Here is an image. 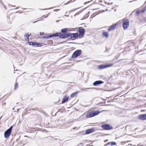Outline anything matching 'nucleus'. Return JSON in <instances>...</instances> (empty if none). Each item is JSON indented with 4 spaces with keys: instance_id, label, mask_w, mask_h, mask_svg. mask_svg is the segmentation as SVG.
Wrapping results in <instances>:
<instances>
[{
    "instance_id": "1",
    "label": "nucleus",
    "mask_w": 146,
    "mask_h": 146,
    "mask_svg": "<svg viewBox=\"0 0 146 146\" xmlns=\"http://www.w3.org/2000/svg\"><path fill=\"white\" fill-rule=\"evenodd\" d=\"M82 51L81 50H78L73 53L72 58H74L79 56L81 54Z\"/></svg>"
},
{
    "instance_id": "2",
    "label": "nucleus",
    "mask_w": 146,
    "mask_h": 146,
    "mask_svg": "<svg viewBox=\"0 0 146 146\" xmlns=\"http://www.w3.org/2000/svg\"><path fill=\"white\" fill-rule=\"evenodd\" d=\"M100 112L98 111H92L87 115L86 116L88 118H90L98 115Z\"/></svg>"
},
{
    "instance_id": "3",
    "label": "nucleus",
    "mask_w": 146,
    "mask_h": 146,
    "mask_svg": "<svg viewBox=\"0 0 146 146\" xmlns=\"http://www.w3.org/2000/svg\"><path fill=\"white\" fill-rule=\"evenodd\" d=\"M129 25V22L128 20H126L123 22V27L124 30H126Z\"/></svg>"
},
{
    "instance_id": "4",
    "label": "nucleus",
    "mask_w": 146,
    "mask_h": 146,
    "mask_svg": "<svg viewBox=\"0 0 146 146\" xmlns=\"http://www.w3.org/2000/svg\"><path fill=\"white\" fill-rule=\"evenodd\" d=\"M78 32H79V36L81 38L82 37L84 33V29L82 27L78 28Z\"/></svg>"
},
{
    "instance_id": "5",
    "label": "nucleus",
    "mask_w": 146,
    "mask_h": 146,
    "mask_svg": "<svg viewBox=\"0 0 146 146\" xmlns=\"http://www.w3.org/2000/svg\"><path fill=\"white\" fill-rule=\"evenodd\" d=\"M112 66V64H102L99 65L98 67V68L99 70H102L110 67Z\"/></svg>"
},
{
    "instance_id": "6",
    "label": "nucleus",
    "mask_w": 146,
    "mask_h": 146,
    "mask_svg": "<svg viewBox=\"0 0 146 146\" xmlns=\"http://www.w3.org/2000/svg\"><path fill=\"white\" fill-rule=\"evenodd\" d=\"M102 127L105 130H110L113 128L109 124H103L102 125Z\"/></svg>"
},
{
    "instance_id": "7",
    "label": "nucleus",
    "mask_w": 146,
    "mask_h": 146,
    "mask_svg": "<svg viewBox=\"0 0 146 146\" xmlns=\"http://www.w3.org/2000/svg\"><path fill=\"white\" fill-rule=\"evenodd\" d=\"M60 36V38H65L67 37H71L72 35L71 33H65L64 34H63L62 33V34Z\"/></svg>"
},
{
    "instance_id": "8",
    "label": "nucleus",
    "mask_w": 146,
    "mask_h": 146,
    "mask_svg": "<svg viewBox=\"0 0 146 146\" xmlns=\"http://www.w3.org/2000/svg\"><path fill=\"white\" fill-rule=\"evenodd\" d=\"M11 132L8 129L4 133L5 137L6 138H8L10 135Z\"/></svg>"
},
{
    "instance_id": "9",
    "label": "nucleus",
    "mask_w": 146,
    "mask_h": 146,
    "mask_svg": "<svg viewBox=\"0 0 146 146\" xmlns=\"http://www.w3.org/2000/svg\"><path fill=\"white\" fill-rule=\"evenodd\" d=\"M138 118L139 119L144 120H146V114H141L138 116Z\"/></svg>"
},
{
    "instance_id": "10",
    "label": "nucleus",
    "mask_w": 146,
    "mask_h": 146,
    "mask_svg": "<svg viewBox=\"0 0 146 146\" xmlns=\"http://www.w3.org/2000/svg\"><path fill=\"white\" fill-rule=\"evenodd\" d=\"M104 83V82L101 80L96 81L94 82L93 84L94 86H96Z\"/></svg>"
},
{
    "instance_id": "11",
    "label": "nucleus",
    "mask_w": 146,
    "mask_h": 146,
    "mask_svg": "<svg viewBox=\"0 0 146 146\" xmlns=\"http://www.w3.org/2000/svg\"><path fill=\"white\" fill-rule=\"evenodd\" d=\"M118 25L117 23L115 24H113L112 25L110 26L109 28L108 29V31H112L115 29V27Z\"/></svg>"
},
{
    "instance_id": "12",
    "label": "nucleus",
    "mask_w": 146,
    "mask_h": 146,
    "mask_svg": "<svg viewBox=\"0 0 146 146\" xmlns=\"http://www.w3.org/2000/svg\"><path fill=\"white\" fill-rule=\"evenodd\" d=\"M62 34V33H56L53 34H52L50 35L51 37H56V36H59L60 38V36H61V35Z\"/></svg>"
},
{
    "instance_id": "13",
    "label": "nucleus",
    "mask_w": 146,
    "mask_h": 146,
    "mask_svg": "<svg viewBox=\"0 0 146 146\" xmlns=\"http://www.w3.org/2000/svg\"><path fill=\"white\" fill-rule=\"evenodd\" d=\"M103 37H105L106 38H108L109 36V34L107 32L104 31L102 33Z\"/></svg>"
},
{
    "instance_id": "14",
    "label": "nucleus",
    "mask_w": 146,
    "mask_h": 146,
    "mask_svg": "<svg viewBox=\"0 0 146 146\" xmlns=\"http://www.w3.org/2000/svg\"><path fill=\"white\" fill-rule=\"evenodd\" d=\"M110 145L111 146H113L114 145H116V143L114 141L110 142H109L108 143L105 144L104 145V146H106L107 145Z\"/></svg>"
},
{
    "instance_id": "15",
    "label": "nucleus",
    "mask_w": 146,
    "mask_h": 146,
    "mask_svg": "<svg viewBox=\"0 0 146 146\" xmlns=\"http://www.w3.org/2000/svg\"><path fill=\"white\" fill-rule=\"evenodd\" d=\"M94 131V129H90L87 130L86 131V134H89Z\"/></svg>"
},
{
    "instance_id": "16",
    "label": "nucleus",
    "mask_w": 146,
    "mask_h": 146,
    "mask_svg": "<svg viewBox=\"0 0 146 146\" xmlns=\"http://www.w3.org/2000/svg\"><path fill=\"white\" fill-rule=\"evenodd\" d=\"M69 98V97H68L67 96H65L62 99V104L65 103L66 101H67L68 100V99Z\"/></svg>"
},
{
    "instance_id": "17",
    "label": "nucleus",
    "mask_w": 146,
    "mask_h": 146,
    "mask_svg": "<svg viewBox=\"0 0 146 146\" xmlns=\"http://www.w3.org/2000/svg\"><path fill=\"white\" fill-rule=\"evenodd\" d=\"M71 38H76L78 36V33H71Z\"/></svg>"
},
{
    "instance_id": "18",
    "label": "nucleus",
    "mask_w": 146,
    "mask_h": 146,
    "mask_svg": "<svg viewBox=\"0 0 146 146\" xmlns=\"http://www.w3.org/2000/svg\"><path fill=\"white\" fill-rule=\"evenodd\" d=\"M78 93V92H75L72 94L70 95V97L71 98H73Z\"/></svg>"
},
{
    "instance_id": "19",
    "label": "nucleus",
    "mask_w": 146,
    "mask_h": 146,
    "mask_svg": "<svg viewBox=\"0 0 146 146\" xmlns=\"http://www.w3.org/2000/svg\"><path fill=\"white\" fill-rule=\"evenodd\" d=\"M68 29L67 28H65L64 29H62L61 30V32L63 34L66 33V31Z\"/></svg>"
},
{
    "instance_id": "20",
    "label": "nucleus",
    "mask_w": 146,
    "mask_h": 146,
    "mask_svg": "<svg viewBox=\"0 0 146 146\" xmlns=\"http://www.w3.org/2000/svg\"><path fill=\"white\" fill-rule=\"evenodd\" d=\"M29 34L28 33H25L24 35V37H26L27 38V40H29Z\"/></svg>"
},
{
    "instance_id": "21",
    "label": "nucleus",
    "mask_w": 146,
    "mask_h": 146,
    "mask_svg": "<svg viewBox=\"0 0 146 146\" xmlns=\"http://www.w3.org/2000/svg\"><path fill=\"white\" fill-rule=\"evenodd\" d=\"M29 42V45H33L34 46H36V42Z\"/></svg>"
},
{
    "instance_id": "22",
    "label": "nucleus",
    "mask_w": 146,
    "mask_h": 146,
    "mask_svg": "<svg viewBox=\"0 0 146 146\" xmlns=\"http://www.w3.org/2000/svg\"><path fill=\"white\" fill-rule=\"evenodd\" d=\"M51 38L50 35L49 36H44L42 37V38L44 39H48L49 38Z\"/></svg>"
},
{
    "instance_id": "23",
    "label": "nucleus",
    "mask_w": 146,
    "mask_h": 146,
    "mask_svg": "<svg viewBox=\"0 0 146 146\" xmlns=\"http://www.w3.org/2000/svg\"><path fill=\"white\" fill-rule=\"evenodd\" d=\"M36 47H41L42 45L40 43L36 42Z\"/></svg>"
},
{
    "instance_id": "24",
    "label": "nucleus",
    "mask_w": 146,
    "mask_h": 146,
    "mask_svg": "<svg viewBox=\"0 0 146 146\" xmlns=\"http://www.w3.org/2000/svg\"><path fill=\"white\" fill-rule=\"evenodd\" d=\"M13 127V126H11L8 130L10 131L11 132L12 129Z\"/></svg>"
},
{
    "instance_id": "25",
    "label": "nucleus",
    "mask_w": 146,
    "mask_h": 146,
    "mask_svg": "<svg viewBox=\"0 0 146 146\" xmlns=\"http://www.w3.org/2000/svg\"><path fill=\"white\" fill-rule=\"evenodd\" d=\"M136 14L138 15L140 13V11L139 10H137L136 12Z\"/></svg>"
},
{
    "instance_id": "26",
    "label": "nucleus",
    "mask_w": 146,
    "mask_h": 146,
    "mask_svg": "<svg viewBox=\"0 0 146 146\" xmlns=\"http://www.w3.org/2000/svg\"><path fill=\"white\" fill-rule=\"evenodd\" d=\"M18 86V83L17 82H16L15 84V89L16 90V87L17 86Z\"/></svg>"
},
{
    "instance_id": "27",
    "label": "nucleus",
    "mask_w": 146,
    "mask_h": 146,
    "mask_svg": "<svg viewBox=\"0 0 146 146\" xmlns=\"http://www.w3.org/2000/svg\"><path fill=\"white\" fill-rule=\"evenodd\" d=\"M90 88H85V89H82V90L84 91H86V90H89V89H90Z\"/></svg>"
},
{
    "instance_id": "28",
    "label": "nucleus",
    "mask_w": 146,
    "mask_h": 146,
    "mask_svg": "<svg viewBox=\"0 0 146 146\" xmlns=\"http://www.w3.org/2000/svg\"><path fill=\"white\" fill-rule=\"evenodd\" d=\"M90 2V1H88L87 2H85L84 3V5H86V4L87 3H89Z\"/></svg>"
},
{
    "instance_id": "29",
    "label": "nucleus",
    "mask_w": 146,
    "mask_h": 146,
    "mask_svg": "<svg viewBox=\"0 0 146 146\" xmlns=\"http://www.w3.org/2000/svg\"><path fill=\"white\" fill-rule=\"evenodd\" d=\"M51 9V8H49V9H41V10H44L50 9Z\"/></svg>"
},
{
    "instance_id": "30",
    "label": "nucleus",
    "mask_w": 146,
    "mask_h": 146,
    "mask_svg": "<svg viewBox=\"0 0 146 146\" xmlns=\"http://www.w3.org/2000/svg\"><path fill=\"white\" fill-rule=\"evenodd\" d=\"M43 34H44V33L43 32H40V35H42Z\"/></svg>"
},
{
    "instance_id": "31",
    "label": "nucleus",
    "mask_w": 146,
    "mask_h": 146,
    "mask_svg": "<svg viewBox=\"0 0 146 146\" xmlns=\"http://www.w3.org/2000/svg\"><path fill=\"white\" fill-rule=\"evenodd\" d=\"M108 139H106V140H105L104 141V142H105V143H106V142H108Z\"/></svg>"
},
{
    "instance_id": "32",
    "label": "nucleus",
    "mask_w": 146,
    "mask_h": 146,
    "mask_svg": "<svg viewBox=\"0 0 146 146\" xmlns=\"http://www.w3.org/2000/svg\"><path fill=\"white\" fill-rule=\"evenodd\" d=\"M144 11H145V10H144L142 9V10H141V12H142V13H143V12H144Z\"/></svg>"
},
{
    "instance_id": "33",
    "label": "nucleus",
    "mask_w": 146,
    "mask_h": 146,
    "mask_svg": "<svg viewBox=\"0 0 146 146\" xmlns=\"http://www.w3.org/2000/svg\"><path fill=\"white\" fill-rule=\"evenodd\" d=\"M59 9H56L55 10H54V11H58V10H59Z\"/></svg>"
},
{
    "instance_id": "34",
    "label": "nucleus",
    "mask_w": 146,
    "mask_h": 146,
    "mask_svg": "<svg viewBox=\"0 0 146 146\" xmlns=\"http://www.w3.org/2000/svg\"><path fill=\"white\" fill-rule=\"evenodd\" d=\"M64 16H66V17H68L69 16L68 15H65Z\"/></svg>"
},
{
    "instance_id": "35",
    "label": "nucleus",
    "mask_w": 146,
    "mask_h": 146,
    "mask_svg": "<svg viewBox=\"0 0 146 146\" xmlns=\"http://www.w3.org/2000/svg\"><path fill=\"white\" fill-rule=\"evenodd\" d=\"M129 145L131 146V145H132V144H129L128 145Z\"/></svg>"
},
{
    "instance_id": "36",
    "label": "nucleus",
    "mask_w": 146,
    "mask_h": 146,
    "mask_svg": "<svg viewBox=\"0 0 146 146\" xmlns=\"http://www.w3.org/2000/svg\"><path fill=\"white\" fill-rule=\"evenodd\" d=\"M31 35V34L30 33V34H29V36H30Z\"/></svg>"
},
{
    "instance_id": "37",
    "label": "nucleus",
    "mask_w": 146,
    "mask_h": 146,
    "mask_svg": "<svg viewBox=\"0 0 146 146\" xmlns=\"http://www.w3.org/2000/svg\"><path fill=\"white\" fill-rule=\"evenodd\" d=\"M42 17H41V18H38V19H42Z\"/></svg>"
},
{
    "instance_id": "38",
    "label": "nucleus",
    "mask_w": 146,
    "mask_h": 146,
    "mask_svg": "<svg viewBox=\"0 0 146 146\" xmlns=\"http://www.w3.org/2000/svg\"><path fill=\"white\" fill-rule=\"evenodd\" d=\"M18 7H17L16 8V9H18Z\"/></svg>"
},
{
    "instance_id": "39",
    "label": "nucleus",
    "mask_w": 146,
    "mask_h": 146,
    "mask_svg": "<svg viewBox=\"0 0 146 146\" xmlns=\"http://www.w3.org/2000/svg\"><path fill=\"white\" fill-rule=\"evenodd\" d=\"M36 21H35V22H33V23H34L36 22Z\"/></svg>"
},
{
    "instance_id": "40",
    "label": "nucleus",
    "mask_w": 146,
    "mask_h": 146,
    "mask_svg": "<svg viewBox=\"0 0 146 146\" xmlns=\"http://www.w3.org/2000/svg\"><path fill=\"white\" fill-rule=\"evenodd\" d=\"M88 17V16L87 15L86 16V18H87Z\"/></svg>"
},
{
    "instance_id": "41",
    "label": "nucleus",
    "mask_w": 146,
    "mask_h": 146,
    "mask_svg": "<svg viewBox=\"0 0 146 146\" xmlns=\"http://www.w3.org/2000/svg\"><path fill=\"white\" fill-rule=\"evenodd\" d=\"M105 106H108V105H105Z\"/></svg>"
},
{
    "instance_id": "42",
    "label": "nucleus",
    "mask_w": 146,
    "mask_h": 146,
    "mask_svg": "<svg viewBox=\"0 0 146 146\" xmlns=\"http://www.w3.org/2000/svg\"><path fill=\"white\" fill-rule=\"evenodd\" d=\"M141 111H145V110H141Z\"/></svg>"
},
{
    "instance_id": "43",
    "label": "nucleus",
    "mask_w": 146,
    "mask_h": 146,
    "mask_svg": "<svg viewBox=\"0 0 146 146\" xmlns=\"http://www.w3.org/2000/svg\"><path fill=\"white\" fill-rule=\"evenodd\" d=\"M56 21V22H58V21Z\"/></svg>"
},
{
    "instance_id": "44",
    "label": "nucleus",
    "mask_w": 146,
    "mask_h": 146,
    "mask_svg": "<svg viewBox=\"0 0 146 146\" xmlns=\"http://www.w3.org/2000/svg\"><path fill=\"white\" fill-rule=\"evenodd\" d=\"M112 3H111V4H112Z\"/></svg>"
},
{
    "instance_id": "45",
    "label": "nucleus",
    "mask_w": 146,
    "mask_h": 146,
    "mask_svg": "<svg viewBox=\"0 0 146 146\" xmlns=\"http://www.w3.org/2000/svg\"><path fill=\"white\" fill-rule=\"evenodd\" d=\"M67 13V12H66V14Z\"/></svg>"
},
{
    "instance_id": "46",
    "label": "nucleus",
    "mask_w": 146,
    "mask_h": 146,
    "mask_svg": "<svg viewBox=\"0 0 146 146\" xmlns=\"http://www.w3.org/2000/svg\"><path fill=\"white\" fill-rule=\"evenodd\" d=\"M15 6H14L13 7H15Z\"/></svg>"
},
{
    "instance_id": "47",
    "label": "nucleus",
    "mask_w": 146,
    "mask_h": 146,
    "mask_svg": "<svg viewBox=\"0 0 146 146\" xmlns=\"http://www.w3.org/2000/svg\"><path fill=\"white\" fill-rule=\"evenodd\" d=\"M1 1V0H0V1Z\"/></svg>"
}]
</instances>
